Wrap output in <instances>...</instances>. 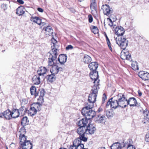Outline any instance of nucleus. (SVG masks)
Returning a JSON list of instances; mask_svg holds the SVG:
<instances>
[{"mask_svg":"<svg viewBox=\"0 0 149 149\" xmlns=\"http://www.w3.org/2000/svg\"><path fill=\"white\" fill-rule=\"evenodd\" d=\"M52 42L51 43L52 49L48 53L49 56L48 58V65L52 66L56 63V59L58 55V47L56 45L57 41L53 38Z\"/></svg>","mask_w":149,"mask_h":149,"instance_id":"f257e3e1","label":"nucleus"},{"mask_svg":"<svg viewBox=\"0 0 149 149\" xmlns=\"http://www.w3.org/2000/svg\"><path fill=\"white\" fill-rule=\"evenodd\" d=\"M99 89L98 86H93L92 87L91 93L89 95L88 101L95 103L96 101L98 91Z\"/></svg>","mask_w":149,"mask_h":149,"instance_id":"f03ea898","label":"nucleus"},{"mask_svg":"<svg viewBox=\"0 0 149 149\" xmlns=\"http://www.w3.org/2000/svg\"><path fill=\"white\" fill-rule=\"evenodd\" d=\"M116 43L123 50L128 45V42L126 38L119 36L117 37L116 39Z\"/></svg>","mask_w":149,"mask_h":149,"instance_id":"7ed1b4c3","label":"nucleus"},{"mask_svg":"<svg viewBox=\"0 0 149 149\" xmlns=\"http://www.w3.org/2000/svg\"><path fill=\"white\" fill-rule=\"evenodd\" d=\"M82 109L81 113L82 115L85 116L87 119H90L92 118L96 115L95 111L93 110L92 109Z\"/></svg>","mask_w":149,"mask_h":149,"instance_id":"20e7f679","label":"nucleus"},{"mask_svg":"<svg viewBox=\"0 0 149 149\" xmlns=\"http://www.w3.org/2000/svg\"><path fill=\"white\" fill-rule=\"evenodd\" d=\"M117 100L119 104V107L125 108L127 106V99L123 94H119L117 95Z\"/></svg>","mask_w":149,"mask_h":149,"instance_id":"39448f33","label":"nucleus"},{"mask_svg":"<svg viewBox=\"0 0 149 149\" xmlns=\"http://www.w3.org/2000/svg\"><path fill=\"white\" fill-rule=\"evenodd\" d=\"M90 76L91 79L93 81V86H98L100 80L98 79L99 75L97 71H92L90 73Z\"/></svg>","mask_w":149,"mask_h":149,"instance_id":"423d86ee","label":"nucleus"},{"mask_svg":"<svg viewBox=\"0 0 149 149\" xmlns=\"http://www.w3.org/2000/svg\"><path fill=\"white\" fill-rule=\"evenodd\" d=\"M101 8L103 11V13L104 15H109L113 12V10L110 8V6L107 5H103Z\"/></svg>","mask_w":149,"mask_h":149,"instance_id":"0eeeda50","label":"nucleus"},{"mask_svg":"<svg viewBox=\"0 0 149 149\" xmlns=\"http://www.w3.org/2000/svg\"><path fill=\"white\" fill-rule=\"evenodd\" d=\"M138 75L143 80L146 81L149 79V73L146 72L140 71L138 73Z\"/></svg>","mask_w":149,"mask_h":149,"instance_id":"6e6552de","label":"nucleus"},{"mask_svg":"<svg viewBox=\"0 0 149 149\" xmlns=\"http://www.w3.org/2000/svg\"><path fill=\"white\" fill-rule=\"evenodd\" d=\"M53 65L52 66V68L50 69V72L52 74L55 75L57 74L59 71L63 70V68H62L59 67L58 65Z\"/></svg>","mask_w":149,"mask_h":149,"instance_id":"1a4fd4ad","label":"nucleus"},{"mask_svg":"<svg viewBox=\"0 0 149 149\" xmlns=\"http://www.w3.org/2000/svg\"><path fill=\"white\" fill-rule=\"evenodd\" d=\"M86 127V134H92L95 131L96 128L92 124H88Z\"/></svg>","mask_w":149,"mask_h":149,"instance_id":"9d476101","label":"nucleus"},{"mask_svg":"<svg viewBox=\"0 0 149 149\" xmlns=\"http://www.w3.org/2000/svg\"><path fill=\"white\" fill-rule=\"evenodd\" d=\"M127 106L129 105L130 107H134L136 106L137 102L134 97H130L128 100L127 99Z\"/></svg>","mask_w":149,"mask_h":149,"instance_id":"9b49d317","label":"nucleus"},{"mask_svg":"<svg viewBox=\"0 0 149 149\" xmlns=\"http://www.w3.org/2000/svg\"><path fill=\"white\" fill-rule=\"evenodd\" d=\"M121 56L124 57V58H122L123 59H126L130 61L132 60V58L130 54L129 53V52L127 50H124L123 53H122Z\"/></svg>","mask_w":149,"mask_h":149,"instance_id":"f8f14e48","label":"nucleus"},{"mask_svg":"<svg viewBox=\"0 0 149 149\" xmlns=\"http://www.w3.org/2000/svg\"><path fill=\"white\" fill-rule=\"evenodd\" d=\"M21 146L24 149H31L32 147V144L29 141L22 143Z\"/></svg>","mask_w":149,"mask_h":149,"instance_id":"ddd939ff","label":"nucleus"},{"mask_svg":"<svg viewBox=\"0 0 149 149\" xmlns=\"http://www.w3.org/2000/svg\"><path fill=\"white\" fill-rule=\"evenodd\" d=\"M19 115V111L17 109H13L12 111H10V115L13 118L18 117Z\"/></svg>","mask_w":149,"mask_h":149,"instance_id":"4468645a","label":"nucleus"},{"mask_svg":"<svg viewBox=\"0 0 149 149\" xmlns=\"http://www.w3.org/2000/svg\"><path fill=\"white\" fill-rule=\"evenodd\" d=\"M98 65L97 63L96 62H91L89 64L88 67L91 71H96Z\"/></svg>","mask_w":149,"mask_h":149,"instance_id":"2eb2a0df","label":"nucleus"},{"mask_svg":"<svg viewBox=\"0 0 149 149\" xmlns=\"http://www.w3.org/2000/svg\"><path fill=\"white\" fill-rule=\"evenodd\" d=\"M116 34L118 36H122L125 32L124 29L121 26L117 27L115 29Z\"/></svg>","mask_w":149,"mask_h":149,"instance_id":"dca6fc26","label":"nucleus"},{"mask_svg":"<svg viewBox=\"0 0 149 149\" xmlns=\"http://www.w3.org/2000/svg\"><path fill=\"white\" fill-rule=\"evenodd\" d=\"M47 71V69L46 67H41L38 69L37 72L38 75L39 76H43L44 74H46Z\"/></svg>","mask_w":149,"mask_h":149,"instance_id":"f3484780","label":"nucleus"},{"mask_svg":"<svg viewBox=\"0 0 149 149\" xmlns=\"http://www.w3.org/2000/svg\"><path fill=\"white\" fill-rule=\"evenodd\" d=\"M79 127L77 130V132L78 134L80 136L85 134L86 133V127L82 126H79Z\"/></svg>","mask_w":149,"mask_h":149,"instance_id":"a211bd4d","label":"nucleus"},{"mask_svg":"<svg viewBox=\"0 0 149 149\" xmlns=\"http://www.w3.org/2000/svg\"><path fill=\"white\" fill-rule=\"evenodd\" d=\"M39 75H35L32 78V80L34 84L38 85L40 83V79Z\"/></svg>","mask_w":149,"mask_h":149,"instance_id":"6ab92c4d","label":"nucleus"},{"mask_svg":"<svg viewBox=\"0 0 149 149\" xmlns=\"http://www.w3.org/2000/svg\"><path fill=\"white\" fill-rule=\"evenodd\" d=\"M45 33L47 36H51L53 33V30L52 27L50 26H48L45 28Z\"/></svg>","mask_w":149,"mask_h":149,"instance_id":"aec40b11","label":"nucleus"},{"mask_svg":"<svg viewBox=\"0 0 149 149\" xmlns=\"http://www.w3.org/2000/svg\"><path fill=\"white\" fill-rule=\"evenodd\" d=\"M58 60L60 64H64L66 61L67 56L64 54H61L59 56Z\"/></svg>","mask_w":149,"mask_h":149,"instance_id":"412c9836","label":"nucleus"},{"mask_svg":"<svg viewBox=\"0 0 149 149\" xmlns=\"http://www.w3.org/2000/svg\"><path fill=\"white\" fill-rule=\"evenodd\" d=\"M78 139H76L74 140V144L76 145V149H83L84 148V145L81 143V142Z\"/></svg>","mask_w":149,"mask_h":149,"instance_id":"4be33fe9","label":"nucleus"},{"mask_svg":"<svg viewBox=\"0 0 149 149\" xmlns=\"http://www.w3.org/2000/svg\"><path fill=\"white\" fill-rule=\"evenodd\" d=\"M88 123V119L86 118L80 120L78 122V125L79 126L86 127Z\"/></svg>","mask_w":149,"mask_h":149,"instance_id":"5701e85b","label":"nucleus"},{"mask_svg":"<svg viewBox=\"0 0 149 149\" xmlns=\"http://www.w3.org/2000/svg\"><path fill=\"white\" fill-rule=\"evenodd\" d=\"M25 11V9L23 6L19 7L17 9L16 13L19 16L22 15L23 14Z\"/></svg>","mask_w":149,"mask_h":149,"instance_id":"b1692460","label":"nucleus"},{"mask_svg":"<svg viewBox=\"0 0 149 149\" xmlns=\"http://www.w3.org/2000/svg\"><path fill=\"white\" fill-rule=\"evenodd\" d=\"M90 8L93 13H97L96 4L94 0L92 3H91L90 5Z\"/></svg>","mask_w":149,"mask_h":149,"instance_id":"393cba45","label":"nucleus"},{"mask_svg":"<svg viewBox=\"0 0 149 149\" xmlns=\"http://www.w3.org/2000/svg\"><path fill=\"white\" fill-rule=\"evenodd\" d=\"M31 20L37 24L40 25L41 24V20L37 17H31Z\"/></svg>","mask_w":149,"mask_h":149,"instance_id":"a878e982","label":"nucleus"},{"mask_svg":"<svg viewBox=\"0 0 149 149\" xmlns=\"http://www.w3.org/2000/svg\"><path fill=\"white\" fill-rule=\"evenodd\" d=\"M119 107V104L117 100L112 99L111 102V107L112 108L116 109L117 107Z\"/></svg>","mask_w":149,"mask_h":149,"instance_id":"bb28decb","label":"nucleus"},{"mask_svg":"<svg viewBox=\"0 0 149 149\" xmlns=\"http://www.w3.org/2000/svg\"><path fill=\"white\" fill-rule=\"evenodd\" d=\"M96 121H98V123H102L105 118V116L104 115L99 114L96 116Z\"/></svg>","mask_w":149,"mask_h":149,"instance_id":"cd10ccee","label":"nucleus"},{"mask_svg":"<svg viewBox=\"0 0 149 149\" xmlns=\"http://www.w3.org/2000/svg\"><path fill=\"white\" fill-rule=\"evenodd\" d=\"M111 149H121L122 146L121 144L119 142L113 143L110 147Z\"/></svg>","mask_w":149,"mask_h":149,"instance_id":"c85d7f7f","label":"nucleus"},{"mask_svg":"<svg viewBox=\"0 0 149 149\" xmlns=\"http://www.w3.org/2000/svg\"><path fill=\"white\" fill-rule=\"evenodd\" d=\"M41 104L37 103H33L31 106L33 107V109H35L37 112V111H39L41 110Z\"/></svg>","mask_w":149,"mask_h":149,"instance_id":"c756f323","label":"nucleus"},{"mask_svg":"<svg viewBox=\"0 0 149 149\" xmlns=\"http://www.w3.org/2000/svg\"><path fill=\"white\" fill-rule=\"evenodd\" d=\"M30 91L32 95H34L36 97L38 95V93L36 91V88L35 86H32L30 88Z\"/></svg>","mask_w":149,"mask_h":149,"instance_id":"7c9ffc66","label":"nucleus"},{"mask_svg":"<svg viewBox=\"0 0 149 149\" xmlns=\"http://www.w3.org/2000/svg\"><path fill=\"white\" fill-rule=\"evenodd\" d=\"M88 102L86 103L85 105V107L83 109H92L94 106V103L91 102V101H88Z\"/></svg>","mask_w":149,"mask_h":149,"instance_id":"2f4dec72","label":"nucleus"},{"mask_svg":"<svg viewBox=\"0 0 149 149\" xmlns=\"http://www.w3.org/2000/svg\"><path fill=\"white\" fill-rule=\"evenodd\" d=\"M92 61L91 57L87 55H85L83 59V61L85 63L88 64Z\"/></svg>","mask_w":149,"mask_h":149,"instance_id":"473e14b6","label":"nucleus"},{"mask_svg":"<svg viewBox=\"0 0 149 149\" xmlns=\"http://www.w3.org/2000/svg\"><path fill=\"white\" fill-rule=\"evenodd\" d=\"M47 80L51 82H52L55 80L56 77L55 75L52 74H51L47 75L46 77Z\"/></svg>","mask_w":149,"mask_h":149,"instance_id":"72a5a7b5","label":"nucleus"},{"mask_svg":"<svg viewBox=\"0 0 149 149\" xmlns=\"http://www.w3.org/2000/svg\"><path fill=\"white\" fill-rule=\"evenodd\" d=\"M29 120L26 116L23 117L21 120L22 125L24 126L29 124Z\"/></svg>","mask_w":149,"mask_h":149,"instance_id":"f704fd0d","label":"nucleus"},{"mask_svg":"<svg viewBox=\"0 0 149 149\" xmlns=\"http://www.w3.org/2000/svg\"><path fill=\"white\" fill-rule=\"evenodd\" d=\"M76 139H78V140L81 143V141L85 142L87 141L88 138L85 136V134H83V135H80L79 137Z\"/></svg>","mask_w":149,"mask_h":149,"instance_id":"c9c22d12","label":"nucleus"},{"mask_svg":"<svg viewBox=\"0 0 149 149\" xmlns=\"http://www.w3.org/2000/svg\"><path fill=\"white\" fill-rule=\"evenodd\" d=\"M131 66L132 68L135 70H138L139 69L138 63L136 61H133L132 62Z\"/></svg>","mask_w":149,"mask_h":149,"instance_id":"e433bc0d","label":"nucleus"},{"mask_svg":"<svg viewBox=\"0 0 149 149\" xmlns=\"http://www.w3.org/2000/svg\"><path fill=\"white\" fill-rule=\"evenodd\" d=\"M3 116L7 120H9V109H8L3 114Z\"/></svg>","mask_w":149,"mask_h":149,"instance_id":"4c0bfd02","label":"nucleus"},{"mask_svg":"<svg viewBox=\"0 0 149 149\" xmlns=\"http://www.w3.org/2000/svg\"><path fill=\"white\" fill-rule=\"evenodd\" d=\"M19 139L20 140L19 143L20 144H21L22 143H24L28 141L26 140V137L25 135H21V136H19Z\"/></svg>","mask_w":149,"mask_h":149,"instance_id":"58836bf2","label":"nucleus"},{"mask_svg":"<svg viewBox=\"0 0 149 149\" xmlns=\"http://www.w3.org/2000/svg\"><path fill=\"white\" fill-rule=\"evenodd\" d=\"M29 112V114L31 116L34 115L37 113V111H36L35 109H33V107L31 106Z\"/></svg>","mask_w":149,"mask_h":149,"instance_id":"ea45409f","label":"nucleus"},{"mask_svg":"<svg viewBox=\"0 0 149 149\" xmlns=\"http://www.w3.org/2000/svg\"><path fill=\"white\" fill-rule=\"evenodd\" d=\"M144 115V120H146V121H149V112L148 111H146L143 113Z\"/></svg>","mask_w":149,"mask_h":149,"instance_id":"a19ab883","label":"nucleus"},{"mask_svg":"<svg viewBox=\"0 0 149 149\" xmlns=\"http://www.w3.org/2000/svg\"><path fill=\"white\" fill-rule=\"evenodd\" d=\"M106 113L108 118L112 117L113 113L112 111L111 110H107L106 111Z\"/></svg>","mask_w":149,"mask_h":149,"instance_id":"79ce46f5","label":"nucleus"},{"mask_svg":"<svg viewBox=\"0 0 149 149\" xmlns=\"http://www.w3.org/2000/svg\"><path fill=\"white\" fill-rule=\"evenodd\" d=\"M26 110V107L23 106H22L19 110V113H21V115L24 114Z\"/></svg>","mask_w":149,"mask_h":149,"instance_id":"37998d69","label":"nucleus"},{"mask_svg":"<svg viewBox=\"0 0 149 149\" xmlns=\"http://www.w3.org/2000/svg\"><path fill=\"white\" fill-rule=\"evenodd\" d=\"M19 136L24 135L26 133V130L24 127H22L20 128L19 131Z\"/></svg>","mask_w":149,"mask_h":149,"instance_id":"c03bdc74","label":"nucleus"},{"mask_svg":"<svg viewBox=\"0 0 149 149\" xmlns=\"http://www.w3.org/2000/svg\"><path fill=\"white\" fill-rule=\"evenodd\" d=\"M38 103L41 104L44 102L43 97L39 96V98L38 99Z\"/></svg>","mask_w":149,"mask_h":149,"instance_id":"a18cd8bd","label":"nucleus"},{"mask_svg":"<svg viewBox=\"0 0 149 149\" xmlns=\"http://www.w3.org/2000/svg\"><path fill=\"white\" fill-rule=\"evenodd\" d=\"M92 31L94 34H96L98 32V29L96 26H93L92 27Z\"/></svg>","mask_w":149,"mask_h":149,"instance_id":"49530a36","label":"nucleus"},{"mask_svg":"<svg viewBox=\"0 0 149 149\" xmlns=\"http://www.w3.org/2000/svg\"><path fill=\"white\" fill-rule=\"evenodd\" d=\"M28 102L25 99H23L22 100V101L21 103V105H24L26 104Z\"/></svg>","mask_w":149,"mask_h":149,"instance_id":"de8ad7c7","label":"nucleus"},{"mask_svg":"<svg viewBox=\"0 0 149 149\" xmlns=\"http://www.w3.org/2000/svg\"><path fill=\"white\" fill-rule=\"evenodd\" d=\"M88 17L89 22L90 23L92 22L93 21V18L92 15L91 14L89 15Z\"/></svg>","mask_w":149,"mask_h":149,"instance_id":"09e8293b","label":"nucleus"},{"mask_svg":"<svg viewBox=\"0 0 149 149\" xmlns=\"http://www.w3.org/2000/svg\"><path fill=\"white\" fill-rule=\"evenodd\" d=\"M106 41H107V44L108 45V46L109 48L110 49V50H111L112 48H111V43H110V41L109 40V39L108 40H107Z\"/></svg>","mask_w":149,"mask_h":149,"instance_id":"8fccbe9b","label":"nucleus"},{"mask_svg":"<svg viewBox=\"0 0 149 149\" xmlns=\"http://www.w3.org/2000/svg\"><path fill=\"white\" fill-rule=\"evenodd\" d=\"M145 140L147 142H149V133H147L145 136Z\"/></svg>","mask_w":149,"mask_h":149,"instance_id":"3c124183","label":"nucleus"},{"mask_svg":"<svg viewBox=\"0 0 149 149\" xmlns=\"http://www.w3.org/2000/svg\"><path fill=\"white\" fill-rule=\"evenodd\" d=\"M45 92L44 90H42L41 91L40 93V95L39 96L43 97L45 95Z\"/></svg>","mask_w":149,"mask_h":149,"instance_id":"603ef678","label":"nucleus"},{"mask_svg":"<svg viewBox=\"0 0 149 149\" xmlns=\"http://www.w3.org/2000/svg\"><path fill=\"white\" fill-rule=\"evenodd\" d=\"M127 149H136L134 147L133 145L129 144L128 145Z\"/></svg>","mask_w":149,"mask_h":149,"instance_id":"864d4df0","label":"nucleus"},{"mask_svg":"<svg viewBox=\"0 0 149 149\" xmlns=\"http://www.w3.org/2000/svg\"><path fill=\"white\" fill-rule=\"evenodd\" d=\"M112 99H113V98L112 97L111 99H110L109 101L107 102V104H106V107H107L108 106H109L110 105V106H111V102L112 101Z\"/></svg>","mask_w":149,"mask_h":149,"instance_id":"5fc2aeb1","label":"nucleus"},{"mask_svg":"<svg viewBox=\"0 0 149 149\" xmlns=\"http://www.w3.org/2000/svg\"><path fill=\"white\" fill-rule=\"evenodd\" d=\"M74 141H73L72 145H71L69 148V149H76V145L74 144Z\"/></svg>","mask_w":149,"mask_h":149,"instance_id":"6e6d98bb","label":"nucleus"},{"mask_svg":"<svg viewBox=\"0 0 149 149\" xmlns=\"http://www.w3.org/2000/svg\"><path fill=\"white\" fill-rule=\"evenodd\" d=\"M73 49V47L71 45H68L66 47V50H68L69 49Z\"/></svg>","mask_w":149,"mask_h":149,"instance_id":"4d7b16f0","label":"nucleus"},{"mask_svg":"<svg viewBox=\"0 0 149 149\" xmlns=\"http://www.w3.org/2000/svg\"><path fill=\"white\" fill-rule=\"evenodd\" d=\"M17 1L20 4H23L24 3V1L22 0H17Z\"/></svg>","mask_w":149,"mask_h":149,"instance_id":"13d9d810","label":"nucleus"},{"mask_svg":"<svg viewBox=\"0 0 149 149\" xmlns=\"http://www.w3.org/2000/svg\"><path fill=\"white\" fill-rule=\"evenodd\" d=\"M116 19H114L113 21H112V19H111V18H107L108 20H109V21L110 22V23H113V22L116 21Z\"/></svg>","mask_w":149,"mask_h":149,"instance_id":"bf43d9fd","label":"nucleus"},{"mask_svg":"<svg viewBox=\"0 0 149 149\" xmlns=\"http://www.w3.org/2000/svg\"><path fill=\"white\" fill-rule=\"evenodd\" d=\"M107 96L106 94L105 93H104L103 95L102 99L103 100H106L107 99Z\"/></svg>","mask_w":149,"mask_h":149,"instance_id":"052dcab7","label":"nucleus"},{"mask_svg":"<svg viewBox=\"0 0 149 149\" xmlns=\"http://www.w3.org/2000/svg\"><path fill=\"white\" fill-rule=\"evenodd\" d=\"M37 10L38 11L41 13L43 12V9L41 8H38Z\"/></svg>","mask_w":149,"mask_h":149,"instance_id":"680f3d73","label":"nucleus"},{"mask_svg":"<svg viewBox=\"0 0 149 149\" xmlns=\"http://www.w3.org/2000/svg\"><path fill=\"white\" fill-rule=\"evenodd\" d=\"M102 111V108H99L97 110V111L98 112H100L101 111Z\"/></svg>","mask_w":149,"mask_h":149,"instance_id":"e2e57ef3","label":"nucleus"},{"mask_svg":"<svg viewBox=\"0 0 149 149\" xmlns=\"http://www.w3.org/2000/svg\"><path fill=\"white\" fill-rule=\"evenodd\" d=\"M105 36L106 38V40H109V39L106 33H105Z\"/></svg>","mask_w":149,"mask_h":149,"instance_id":"0e129e2a","label":"nucleus"},{"mask_svg":"<svg viewBox=\"0 0 149 149\" xmlns=\"http://www.w3.org/2000/svg\"><path fill=\"white\" fill-rule=\"evenodd\" d=\"M109 25L111 27L113 25V23H109Z\"/></svg>","mask_w":149,"mask_h":149,"instance_id":"69168bd1","label":"nucleus"},{"mask_svg":"<svg viewBox=\"0 0 149 149\" xmlns=\"http://www.w3.org/2000/svg\"><path fill=\"white\" fill-rule=\"evenodd\" d=\"M98 149H105V148L104 147H101L99 148Z\"/></svg>","mask_w":149,"mask_h":149,"instance_id":"338daca9","label":"nucleus"},{"mask_svg":"<svg viewBox=\"0 0 149 149\" xmlns=\"http://www.w3.org/2000/svg\"><path fill=\"white\" fill-rule=\"evenodd\" d=\"M105 100H103V99H102V104H103L104 103Z\"/></svg>","mask_w":149,"mask_h":149,"instance_id":"774afa93","label":"nucleus"}]
</instances>
